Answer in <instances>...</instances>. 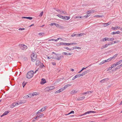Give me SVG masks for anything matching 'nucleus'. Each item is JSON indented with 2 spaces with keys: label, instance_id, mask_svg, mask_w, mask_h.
Masks as SVG:
<instances>
[{
  "label": "nucleus",
  "instance_id": "obj_1",
  "mask_svg": "<svg viewBox=\"0 0 122 122\" xmlns=\"http://www.w3.org/2000/svg\"><path fill=\"white\" fill-rule=\"evenodd\" d=\"M37 55L35 53H32L31 55V61L33 62H34L36 60L37 58Z\"/></svg>",
  "mask_w": 122,
  "mask_h": 122
},
{
  "label": "nucleus",
  "instance_id": "obj_2",
  "mask_svg": "<svg viewBox=\"0 0 122 122\" xmlns=\"http://www.w3.org/2000/svg\"><path fill=\"white\" fill-rule=\"evenodd\" d=\"M19 46L21 49L23 50H25L27 48V46L24 45L20 44Z\"/></svg>",
  "mask_w": 122,
  "mask_h": 122
},
{
  "label": "nucleus",
  "instance_id": "obj_3",
  "mask_svg": "<svg viewBox=\"0 0 122 122\" xmlns=\"http://www.w3.org/2000/svg\"><path fill=\"white\" fill-rule=\"evenodd\" d=\"M26 78L28 79L30 78V71H29L26 74Z\"/></svg>",
  "mask_w": 122,
  "mask_h": 122
},
{
  "label": "nucleus",
  "instance_id": "obj_4",
  "mask_svg": "<svg viewBox=\"0 0 122 122\" xmlns=\"http://www.w3.org/2000/svg\"><path fill=\"white\" fill-rule=\"evenodd\" d=\"M57 55H56V56L55 57V58L58 60H60L61 58H62L63 57V56L62 55H61L59 56H58Z\"/></svg>",
  "mask_w": 122,
  "mask_h": 122
},
{
  "label": "nucleus",
  "instance_id": "obj_5",
  "mask_svg": "<svg viewBox=\"0 0 122 122\" xmlns=\"http://www.w3.org/2000/svg\"><path fill=\"white\" fill-rule=\"evenodd\" d=\"M70 18V16H63L62 19L65 20H69Z\"/></svg>",
  "mask_w": 122,
  "mask_h": 122
},
{
  "label": "nucleus",
  "instance_id": "obj_6",
  "mask_svg": "<svg viewBox=\"0 0 122 122\" xmlns=\"http://www.w3.org/2000/svg\"><path fill=\"white\" fill-rule=\"evenodd\" d=\"M64 90L63 89V88H61L60 89H59V90L55 92V94H56L58 93H59L62 91Z\"/></svg>",
  "mask_w": 122,
  "mask_h": 122
},
{
  "label": "nucleus",
  "instance_id": "obj_7",
  "mask_svg": "<svg viewBox=\"0 0 122 122\" xmlns=\"http://www.w3.org/2000/svg\"><path fill=\"white\" fill-rule=\"evenodd\" d=\"M46 80L43 78L41 79V84H43L46 83Z\"/></svg>",
  "mask_w": 122,
  "mask_h": 122
},
{
  "label": "nucleus",
  "instance_id": "obj_8",
  "mask_svg": "<svg viewBox=\"0 0 122 122\" xmlns=\"http://www.w3.org/2000/svg\"><path fill=\"white\" fill-rule=\"evenodd\" d=\"M109 80V79L108 78H105L101 80L100 82L101 83H104V81H106Z\"/></svg>",
  "mask_w": 122,
  "mask_h": 122
},
{
  "label": "nucleus",
  "instance_id": "obj_9",
  "mask_svg": "<svg viewBox=\"0 0 122 122\" xmlns=\"http://www.w3.org/2000/svg\"><path fill=\"white\" fill-rule=\"evenodd\" d=\"M18 103H12V105L10 107L11 108H13L15 106H17L18 105Z\"/></svg>",
  "mask_w": 122,
  "mask_h": 122
},
{
  "label": "nucleus",
  "instance_id": "obj_10",
  "mask_svg": "<svg viewBox=\"0 0 122 122\" xmlns=\"http://www.w3.org/2000/svg\"><path fill=\"white\" fill-rule=\"evenodd\" d=\"M39 94V93H38L35 92H33L32 93V95L31 96V97H33L34 96L38 95Z\"/></svg>",
  "mask_w": 122,
  "mask_h": 122
},
{
  "label": "nucleus",
  "instance_id": "obj_11",
  "mask_svg": "<svg viewBox=\"0 0 122 122\" xmlns=\"http://www.w3.org/2000/svg\"><path fill=\"white\" fill-rule=\"evenodd\" d=\"M25 101L24 100H22L20 101V102H18V104H21L22 103H25Z\"/></svg>",
  "mask_w": 122,
  "mask_h": 122
},
{
  "label": "nucleus",
  "instance_id": "obj_12",
  "mask_svg": "<svg viewBox=\"0 0 122 122\" xmlns=\"http://www.w3.org/2000/svg\"><path fill=\"white\" fill-rule=\"evenodd\" d=\"M111 22H109L107 23H104L103 24L104 26H107L108 25L110 24H111Z\"/></svg>",
  "mask_w": 122,
  "mask_h": 122
},
{
  "label": "nucleus",
  "instance_id": "obj_13",
  "mask_svg": "<svg viewBox=\"0 0 122 122\" xmlns=\"http://www.w3.org/2000/svg\"><path fill=\"white\" fill-rule=\"evenodd\" d=\"M44 115L42 113H41L39 114H38L37 115V117H38V118H40L42 117Z\"/></svg>",
  "mask_w": 122,
  "mask_h": 122
},
{
  "label": "nucleus",
  "instance_id": "obj_14",
  "mask_svg": "<svg viewBox=\"0 0 122 122\" xmlns=\"http://www.w3.org/2000/svg\"><path fill=\"white\" fill-rule=\"evenodd\" d=\"M9 112L8 111H5V112L2 114V115L1 116L2 117L4 116L5 115H7Z\"/></svg>",
  "mask_w": 122,
  "mask_h": 122
},
{
  "label": "nucleus",
  "instance_id": "obj_15",
  "mask_svg": "<svg viewBox=\"0 0 122 122\" xmlns=\"http://www.w3.org/2000/svg\"><path fill=\"white\" fill-rule=\"evenodd\" d=\"M46 88H48L49 90H51L55 88V87L53 86H51L50 87H46Z\"/></svg>",
  "mask_w": 122,
  "mask_h": 122
},
{
  "label": "nucleus",
  "instance_id": "obj_16",
  "mask_svg": "<svg viewBox=\"0 0 122 122\" xmlns=\"http://www.w3.org/2000/svg\"><path fill=\"white\" fill-rule=\"evenodd\" d=\"M41 63V62L39 60L37 61H36V65L37 66H39Z\"/></svg>",
  "mask_w": 122,
  "mask_h": 122
},
{
  "label": "nucleus",
  "instance_id": "obj_17",
  "mask_svg": "<svg viewBox=\"0 0 122 122\" xmlns=\"http://www.w3.org/2000/svg\"><path fill=\"white\" fill-rule=\"evenodd\" d=\"M85 97L84 96L82 97H79L77 98V100H78L80 101L81 100H83V99L85 98Z\"/></svg>",
  "mask_w": 122,
  "mask_h": 122
},
{
  "label": "nucleus",
  "instance_id": "obj_18",
  "mask_svg": "<svg viewBox=\"0 0 122 122\" xmlns=\"http://www.w3.org/2000/svg\"><path fill=\"white\" fill-rule=\"evenodd\" d=\"M30 94H29L28 95H27L26 96H24L23 97V98H27L28 97H30Z\"/></svg>",
  "mask_w": 122,
  "mask_h": 122
},
{
  "label": "nucleus",
  "instance_id": "obj_19",
  "mask_svg": "<svg viewBox=\"0 0 122 122\" xmlns=\"http://www.w3.org/2000/svg\"><path fill=\"white\" fill-rule=\"evenodd\" d=\"M81 48L78 47L77 46H75L72 48V50L74 49H81Z\"/></svg>",
  "mask_w": 122,
  "mask_h": 122
},
{
  "label": "nucleus",
  "instance_id": "obj_20",
  "mask_svg": "<svg viewBox=\"0 0 122 122\" xmlns=\"http://www.w3.org/2000/svg\"><path fill=\"white\" fill-rule=\"evenodd\" d=\"M71 84H69L68 85H66L63 88V89L64 90L65 89H66L67 87H68L71 86Z\"/></svg>",
  "mask_w": 122,
  "mask_h": 122
},
{
  "label": "nucleus",
  "instance_id": "obj_21",
  "mask_svg": "<svg viewBox=\"0 0 122 122\" xmlns=\"http://www.w3.org/2000/svg\"><path fill=\"white\" fill-rule=\"evenodd\" d=\"M119 33L120 32L119 31H117V32H113L111 34L112 35H114L116 34H119Z\"/></svg>",
  "mask_w": 122,
  "mask_h": 122
},
{
  "label": "nucleus",
  "instance_id": "obj_22",
  "mask_svg": "<svg viewBox=\"0 0 122 122\" xmlns=\"http://www.w3.org/2000/svg\"><path fill=\"white\" fill-rule=\"evenodd\" d=\"M104 16V15H96L94 16L95 17H103Z\"/></svg>",
  "mask_w": 122,
  "mask_h": 122
},
{
  "label": "nucleus",
  "instance_id": "obj_23",
  "mask_svg": "<svg viewBox=\"0 0 122 122\" xmlns=\"http://www.w3.org/2000/svg\"><path fill=\"white\" fill-rule=\"evenodd\" d=\"M60 45H64L68 46V43L61 42L60 43Z\"/></svg>",
  "mask_w": 122,
  "mask_h": 122
},
{
  "label": "nucleus",
  "instance_id": "obj_24",
  "mask_svg": "<svg viewBox=\"0 0 122 122\" xmlns=\"http://www.w3.org/2000/svg\"><path fill=\"white\" fill-rule=\"evenodd\" d=\"M106 39H107V40L108 41H112L114 40V38H108L107 37Z\"/></svg>",
  "mask_w": 122,
  "mask_h": 122
},
{
  "label": "nucleus",
  "instance_id": "obj_25",
  "mask_svg": "<svg viewBox=\"0 0 122 122\" xmlns=\"http://www.w3.org/2000/svg\"><path fill=\"white\" fill-rule=\"evenodd\" d=\"M64 79V77L62 78H59L57 79V81L58 82L61 81V80H63Z\"/></svg>",
  "mask_w": 122,
  "mask_h": 122
},
{
  "label": "nucleus",
  "instance_id": "obj_26",
  "mask_svg": "<svg viewBox=\"0 0 122 122\" xmlns=\"http://www.w3.org/2000/svg\"><path fill=\"white\" fill-rule=\"evenodd\" d=\"M118 26H116L115 27H112V29L113 30H115L116 29H117L118 28Z\"/></svg>",
  "mask_w": 122,
  "mask_h": 122
},
{
  "label": "nucleus",
  "instance_id": "obj_27",
  "mask_svg": "<svg viewBox=\"0 0 122 122\" xmlns=\"http://www.w3.org/2000/svg\"><path fill=\"white\" fill-rule=\"evenodd\" d=\"M89 72V70H88L87 71H86L84 72H82V73H83V75H85L86 74V73Z\"/></svg>",
  "mask_w": 122,
  "mask_h": 122
},
{
  "label": "nucleus",
  "instance_id": "obj_28",
  "mask_svg": "<svg viewBox=\"0 0 122 122\" xmlns=\"http://www.w3.org/2000/svg\"><path fill=\"white\" fill-rule=\"evenodd\" d=\"M26 82H25L24 81H23L22 83V85L23 86V87H24L25 86V85L26 84Z\"/></svg>",
  "mask_w": 122,
  "mask_h": 122
},
{
  "label": "nucleus",
  "instance_id": "obj_29",
  "mask_svg": "<svg viewBox=\"0 0 122 122\" xmlns=\"http://www.w3.org/2000/svg\"><path fill=\"white\" fill-rule=\"evenodd\" d=\"M74 113V111H71L68 114H66V115H69V114H71V113Z\"/></svg>",
  "mask_w": 122,
  "mask_h": 122
},
{
  "label": "nucleus",
  "instance_id": "obj_30",
  "mask_svg": "<svg viewBox=\"0 0 122 122\" xmlns=\"http://www.w3.org/2000/svg\"><path fill=\"white\" fill-rule=\"evenodd\" d=\"M38 35L40 36H43L45 35V33H40L38 34Z\"/></svg>",
  "mask_w": 122,
  "mask_h": 122
},
{
  "label": "nucleus",
  "instance_id": "obj_31",
  "mask_svg": "<svg viewBox=\"0 0 122 122\" xmlns=\"http://www.w3.org/2000/svg\"><path fill=\"white\" fill-rule=\"evenodd\" d=\"M64 48L69 51H71L72 50V48L70 49V48H68L67 47H65Z\"/></svg>",
  "mask_w": 122,
  "mask_h": 122
},
{
  "label": "nucleus",
  "instance_id": "obj_32",
  "mask_svg": "<svg viewBox=\"0 0 122 122\" xmlns=\"http://www.w3.org/2000/svg\"><path fill=\"white\" fill-rule=\"evenodd\" d=\"M54 9L56 10L58 12L60 11V13L62 14V13H61V11L60 10L58 9H56V8H54Z\"/></svg>",
  "mask_w": 122,
  "mask_h": 122
},
{
  "label": "nucleus",
  "instance_id": "obj_33",
  "mask_svg": "<svg viewBox=\"0 0 122 122\" xmlns=\"http://www.w3.org/2000/svg\"><path fill=\"white\" fill-rule=\"evenodd\" d=\"M121 67V66H120V65L117 66L116 68H115V70H117L118 69H120Z\"/></svg>",
  "mask_w": 122,
  "mask_h": 122
},
{
  "label": "nucleus",
  "instance_id": "obj_34",
  "mask_svg": "<svg viewBox=\"0 0 122 122\" xmlns=\"http://www.w3.org/2000/svg\"><path fill=\"white\" fill-rule=\"evenodd\" d=\"M34 73L33 71H31V78L33 76Z\"/></svg>",
  "mask_w": 122,
  "mask_h": 122
},
{
  "label": "nucleus",
  "instance_id": "obj_35",
  "mask_svg": "<svg viewBox=\"0 0 122 122\" xmlns=\"http://www.w3.org/2000/svg\"><path fill=\"white\" fill-rule=\"evenodd\" d=\"M56 16L59 17V18H62L63 16L62 15H60L58 14L56 15Z\"/></svg>",
  "mask_w": 122,
  "mask_h": 122
},
{
  "label": "nucleus",
  "instance_id": "obj_36",
  "mask_svg": "<svg viewBox=\"0 0 122 122\" xmlns=\"http://www.w3.org/2000/svg\"><path fill=\"white\" fill-rule=\"evenodd\" d=\"M89 113H89V111H87V112H86L85 113H84L83 114L81 115V116H83V115H86V114H89Z\"/></svg>",
  "mask_w": 122,
  "mask_h": 122
},
{
  "label": "nucleus",
  "instance_id": "obj_37",
  "mask_svg": "<svg viewBox=\"0 0 122 122\" xmlns=\"http://www.w3.org/2000/svg\"><path fill=\"white\" fill-rule=\"evenodd\" d=\"M57 41V40H56V39H51L49 40V41Z\"/></svg>",
  "mask_w": 122,
  "mask_h": 122
},
{
  "label": "nucleus",
  "instance_id": "obj_38",
  "mask_svg": "<svg viewBox=\"0 0 122 122\" xmlns=\"http://www.w3.org/2000/svg\"><path fill=\"white\" fill-rule=\"evenodd\" d=\"M43 12L42 11L41 12V13H40V14L39 15V16L40 17H41L43 15Z\"/></svg>",
  "mask_w": 122,
  "mask_h": 122
},
{
  "label": "nucleus",
  "instance_id": "obj_39",
  "mask_svg": "<svg viewBox=\"0 0 122 122\" xmlns=\"http://www.w3.org/2000/svg\"><path fill=\"white\" fill-rule=\"evenodd\" d=\"M117 55H118V54H115L112 57V59L115 58L117 56Z\"/></svg>",
  "mask_w": 122,
  "mask_h": 122
},
{
  "label": "nucleus",
  "instance_id": "obj_40",
  "mask_svg": "<svg viewBox=\"0 0 122 122\" xmlns=\"http://www.w3.org/2000/svg\"><path fill=\"white\" fill-rule=\"evenodd\" d=\"M116 66V64H114L112 65L111 67L112 68L113 67H115Z\"/></svg>",
  "mask_w": 122,
  "mask_h": 122
},
{
  "label": "nucleus",
  "instance_id": "obj_41",
  "mask_svg": "<svg viewBox=\"0 0 122 122\" xmlns=\"http://www.w3.org/2000/svg\"><path fill=\"white\" fill-rule=\"evenodd\" d=\"M82 18V16H76V18Z\"/></svg>",
  "mask_w": 122,
  "mask_h": 122
},
{
  "label": "nucleus",
  "instance_id": "obj_42",
  "mask_svg": "<svg viewBox=\"0 0 122 122\" xmlns=\"http://www.w3.org/2000/svg\"><path fill=\"white\" fill-rule=\"evenodd\" d=\"M121 63L120 62V61H119L116 63V66H117L119 65Z\"/></svg>",
  "mask_w": 122,
  "mask_h": 122
},
{
  "label": "nucleus",
  "instance_id": "obj_43",
  "mask_svg": "<svg viewBox=\"0 0 122 122\" xmlns=\"http://www.w3.org/2000/svg\"><path fill=\"white\" fill-rule=\"evenodd\" d=\"M107 38V37H105L104 38H103L102 39V41H105L107 40V39L106 38Z\"/></svg>",
  "mask_w": 122,
  "mask_h": 122
},
{
  "label": "nucleus",
  "instance_id": "obj_44",
  "mask_svg": "<svg viewBox=\"0 0 122 122\" xmlns=\"http://www.w3.org/2000/svg\"><path fill=\"white\" fill-rule=\"evenodd\" d=\"M62 54H63L64 55H68V53H66V52H63L62 53Z\"/></svg>",
  "mask_w": 122,
  "mask_h": 122
},
{
  "label": "nucleus",
  "instance_id": "obj_45",
  "mask_svg": "<svg viewBox=\"0 0 122 122\" xmlns=\"http://www.w3.org/2000/svg\"><path fill=\"white\" fill-rule=\"evenodd\" d=\"M119 41H114L113 44L115 43H117L119 42H120Z\"/></svg>",
  "mask_w": 122,
  "mask_h": 122
},
{
  "label": "nucleus",
  "instance_id": "obj_46",
  "mask_svg": "<svg viewBox=\"0 0 122 122\" xmlns=\"http://www.w3.org/2000/svg\"><path fill=\"white\" fill-rule=\"evenodd\" d=\"M90 16V15H89L88 14H87L84 17L86 18H87L88 17Z\"/></svg>",
  "mask_w": 122,
  "mask_h": 122
},
{
  "label": "nucleus",
  "instance_id": "obj_47",
  "mask_svg": "<svg viewBox=\"0 0 122 122\" xmlns=\"http://www.w3.org/2000/svg\"><path fill=\"white\" fill-rule=\"evenodd\" d=\"M90 13H91V12H90V10L87 11V14L88 15H89V14H90Z\"/></svg>",
  "mask_w": 122,
  "mask_h": 122
},
{
  "label": "nucleus",
  "instance_id": "obj_48",
  "mask_svg": "<svg viewBox=\"0 0 122 122\" xmlns=\"http://www.w3.org/2000/svg\"><path fill=\"white\" fill-rule=\"evenodd\" d=\"M55 23H52L50 24V25L51 26H52L54 25H55Z\"/></svg>",
  "mask_w": 122,
  "mask_h": 122
},
{
  "label": "nucleus",
  "instance_id": "obj_49",
  "mask_svg": "<svg viewBox=\"0 0 122 122\" xmlns=\"http://www.w3.org/2000/svg\"><path fill=\"white\" fill-rule=\"evenodd\" d=\"M93 92V91H87L86 92V94H89V93H92Z\"/></svg>",
  "mask_w": 122,
  "mask_h": 122
},
{
  "label": "nucleus",
  "instance_id": "obj_50",
  "mask_svg": "<svg viewBox=\"0 0 122 122\" xmlns=\"http://www.w3.org/2000/svg\"><path fill=\"white\" fill-rule=\"evenodd\" d=\"M44 66H45L43 64V63H42V64H41V66H40V67L42 68Z\"/></svg>",
  "mask_w": 122,
  "mask_h": 122
},
{
  "label": "nucleus",
  "instance_id": "obj_51",
  "mask_svg": "<svg viewBox=\"0 0 122 122\" xmlns=\"http://www.w3.org/2000/svg\"><path fill=\"white\" fill-rule=\"evenodd\" d=\"M55 25L57 27H59V26L60 25L59 24L55 23Z\"/></svg>",
  "mask_w": 122,
  "mask_h": 122
},
{
  "label": "nucleus",
  "instance_id": "obj_52",
  "mask_svg": "<svg viewBox=\"0 0 122 122\" xmlns=\"http://www.w3.org/2000/svg\"><path fill=\"white\" fill-rule=\"evenodd\" d=\"M113 44V43H111V42H110L109 43H108L107 44V45L108 46H109L111 45L112 44Z\"/></svg>",
  "mask_w": 122,
  "mask_h": 122
},
{
  "label": "nucleus",
  "instance_id": "obj_53",
  "mask_svg": "<svg viewBox=\"0 0 122 122\" xmlns=\"http://www.w3.org/2000/svg\"><path fill=\"white\" fill-rule=\"evenodd\" d=\"M76 78L79 77H80L79 74H77L76 75Z\"/></svg>",
  "mask_w": 122,
  "mask_h": 122
},
{
  "label": "nucleus",
  "instance_id": "obj_54",
  "mask_svg": "<svg viewBox=\"0 0 122 122\" xmlns=\"http://www.w3.org/2000/svg\"><path fill=\"white\" fill-rule=\"evenodd\" d=\"M24 28H19V30H24Z\"/></svg>",
  "mask_w": 122,
  "mask_h": 122
},
{
  "label": "nucleus",
  "instance_id": "obj_55",
  "mask_svg": "<svg viewBox=\"0 0 122 122\" xmlns=\"http://www.w3.org/2000/svg\"><path fill=\"white\" fill-rule=\"evenodd\" d=\"M76 78V76H74L72 79V80H74Z\"/></svg>",
  "mask_w": 122,
  "mask_h": 122
},
{
  "label": "nucleus",
  "instance_id": "obj_56",
  "mask_svg": "<svg viewBox=\"0 0 122 122\" xmlns=\"http://www.w3.org/2000/svg\"><path fill=\"white\" fill-rule=\"evenodd\" d=\"M90 10V12H91V13H93L95 12V10Z\"/></svg>",
  "mask_w": 122,
  "mask_h": 122
},
{
  "label": "nucleus",
  "instance_id": "obj_57",
  "mask_svg": "<svg viewBox=\"0 0 122 122\" xmlns=\"http://www.w3.org/2000/svg\"><path fill=\"white\" fill-rule=\"evenodd\" d=\"M62 13L64 14H66L67 13L65 11H62Z\"/></svg>",
  "mask_w": 122,
  "mask_h": 122
},
{
  "label": "nucleus",
  "instance_id": "obj_58",
  "mask_svg": "<svg viewBox=\"0 0 122 122\" xmlns=\"http://www.w3.org/2000/svg\"><path fill=\"white\" fill-rule=\"evenodd\" d=\"M76 34H73L71 36L72 37H73L76 36Z\"/></svg>",
  "mask_w": 122,
  "mask_h": 122
},
{
  "label": "nucleus",
  "instance_id": "obj_59",
  "mask_svg": "<svg viewBox=\"0 0 122 122\" xmlns=\"http://www.w3.org/2000/svg\"><path fill=\"white\" fill-rule=\"evenodd\" d=\"M52 65H54L55 66L56 65V63L55 62H53L52 63Z\"/></svg>",
  "mask_w": 122,
  "mask_h": 122
},
{
  "label": "nucleus",
  "instance_id": "obj_60",
  "mask_svg": "<svg viewBox=\"0 0 122 122\" xmlns=\"http://www.w3.org/2000/svg\"><path fill=\"white\" fill-rule=\"evenodd\" d=\"M112 69V68L111 67H109L107 70V71H109L111 70Z\"/></svg>",
  "mask_w": 122,
  "mask_h": 122
},
{
  "label": "nucleus",
  "instance_id": "obj_61",
  "mask_svg": "<svg viewBox=\"0 0 122 122\" xmlns=\"http://www.w3.org/2000/svg\"><path fill=\"white\" fill-rule=\"evenodd\" d=\"M45 110V109H44V107L41 109V111H44Z\"/></svg>",
  "mask_w": 122,
  "mask_h": 122
},
{
  "label": "nucleus",
  "instance_id": "obj_62",
  "mask_svg": "<svg viewBox=\"0 0 122 122\" xmlns=\"http://www.w3.org/2000/svg\"><path fill=\"white\" fill-rule=\"evenodd\" d=\"M71 92L72 93H73V94H74L75 93H76V91H74V90H72V91Z\"/></svg>",
  "mask_w": 122,
  "mask_h": 122
},
{
  "label": "nucleus",
  "instance_id": "obj_63",
  "mask_svg": "<svg viewBox=\"0 0 122 122\" xmlns=\"http://www.w3.org/2000/svg\"><path fill=\"white\" fill-rule=\"evenodd\" d=\"M105 48V47L104 46H103L101 47V49L102 50Z\"/></svg>",
  "mask_w": 122,
  "mask_h": 122
},
{
  "label": "nucleus",
  "instance_id": "obj_64",
  "mask_svg": "<svg viewBox=\"0 0 122 122\" xmlns=\"http://www.w3.org/2000/svg\"><path fill=\"white\" fill-rule=\"evenodd\" d=\"M112 59H112V57H111L109 58L108 59L109 61H111Z\"/></svg>",
  "mask_w": 122,
  "mask_h": 122
}]
</instances>
